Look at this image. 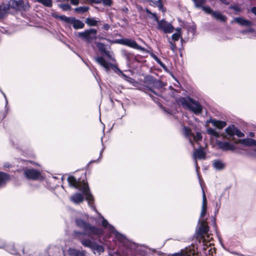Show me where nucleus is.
<instances>
[{"label":"nucleus","mask_w":256,"mask_h":256,"mask_svg":"<svg viewBox=\"0 0 256 256\" xmlns=\"http://www.w3.org/2000/svg\"><path fill=\"white\" fill-rule=\"evenodd\" d=\"M68 182L69 186L81 190L83 194L80 192H76L70 196V200L75 204H79L82 202L84 200V195L88 201L89 206L92 209L96 211L102 218V225L105 229L114 235V242L116 244L118 248L116 251L112 245L108 246L109 255L110 256H146L147 252L144 248L138 246L136 244L128 240L125 235L117 231L114 226L110 224L96 210L94 206V199L90 193L89 187L87 183L84 180H77L73 176H69L68 178Z\"/></svg>","instance_id":"1"},{"label":"nucleus","mask_w":256,"mask_h":256,"mask_svg":"<svg viewBox=\"0 0 256 256\" xmlns=\"http://www.w3.org/2000/svg\"><path fill=\"white\" fill-rule=\"evenodd\" d=\"M76 226L82 228L84 232H74V236L79 240L81 244L86 248H90L95 254L100 255L104 250V246L98 244L92 236H100L104 234L102 228L92 225L89 222L80 218L75 220Z\"/></svg>","instance_id":"2"},{"label":"nucleus","mask_w":256,"mask_h":256,"mask_svg":"<svg viewBox=\"0 0 256 256\" xmlns=\"http://www.w3.org/2000/svg\"><path fill=\"white\" fill-rule=\"evenodd\" d=\"M207 211V200L206 194L203 190L202 193V206L200 216L198 221V224L196 230V234L198 236L203 238L204 235L208 231V226L206 220L204 217L206 214Z\"/></svg>","instance_id":"3"},{"label":"nucleus","mask_w":256,"mask_h":256,"mask_svg":"<svg viewBox=\"0 0 256 256\" xmlns=\"http://www.w3.org/2000/svg\"><path fill=\"white\" fill-rule=\"evenodd\" d=\"M178 102L184 108L196 115H199L202 112L203 108L200 102L190 96L182 97L179 98Z\"/></svg>","instance_id":"4"},{"label":"nucleus","mask_w":256,"mask_h":256,"mask_svg":"<svg viewBox=\"0 0 256 256\" xmlns=\"http://www.w3.org/2000/svg\"><path fill=\"white\" fill-rule=\"evenodd\" d=\"M95 60L100 65L104 68L106 71L108 72L110 69L112 70L115 72L118 73V74H122L125 78H128L122 71L115 64L108 62L102 56L96 57Z\"/></svg>","instance_id":"5"},{"label":"nucleus","mask_w":256,"mask_h":256,"mask_svg":"<svg viewBox=\"0 0 256 256\" xmlns=\"http://www.w3.org/2000/svg\"><path fill=\"white\" fill-rule=\"evenodd\" d=\"M58 18L63 22L72 24L74 30L82 29L84 27V24L82 21L76 19L74 17H68L64 15H62L59 16Z\"/></svg>","instance_id":"6"},{"label":"nucleus","mask_w":256,"mask_h":256,"mask_svg":"<svg viewBox=\"0 0 256 256\" xmlns=\"http://www.w3.org/2000/svg\"><path fill=\"white\" fill-rule=\"evenodd\" d=\"M97 30L94 28L87 30L82 32H78L76 35L80 38L88 42H90L96 39Z\"/></svg>","instance_id":"7"},{"label":"nucleus","mask_w":256,"mask_h":256,"mask_svg":"<svg viewBox=\"0 0 256 256\" xmlns=\"http://www.w3.org/2000/svg\"><path fill=\"white\" fill-rule=\"evenodd\" d=\"M157 28L162 30L165 34H170L173 32L174 28L172 24L164 20H158L157 22Z\"/></svg>","instance_id":"8"},{"label":"nucleus","mask_w":256,"mask_h":256,"mask_svg":"<svg viewBox=\"0 0 256 256\" xmlns=\"http://www.w3.org/2000/svg\"><path fill=\"white\" fill-rule=\"evenodd\" d=\"M216 144L218 148L223 152H234L236 148L234 144L228 142L217 140H216Z\"/></svg>","instance_id":"9"},{"label":"nucleus","mask_w":256,"mask_h":256,"mask_svg":"<svg viewBox=\"0 0 256 256\" xmlns=\"http://www.w3.org/2000/svg\"><path fill=\"white\" fill-rule=\"evenodd\" d=\"M120 43L142 52L146 51V49L138 45L135 40L130 38L121 39L120 40Z\"/></svg>","instance_id":"10"},{"label":"nucleus","mask_w":256,"mask_h":256,"mask_svg":"<svg viewBox=\"0 0 256 256\" xmlns=\"http://www.w3.org/2000/svg\"><path fill=\"white\" fill-rule=\"evenodd\" d=\"M96 46L99 51L102 55L106 56L112 62L116 61L112 53L107 50V48L105 44L102 42H98L96 43Z\"/></svg>","instance_id":"11"},{"label":"nucleus","mask_w":256,"mask_h":256,"mask_svg":"<svg viewBox=\"0 0 256 256\" xmlns=\"http://www.w3.org/2000/svg\"><path fill=\"white\" fill-rule=\"evenodd\" d=\"M0 248H4L9 253L16 255L18 252L15 248L14 244L12 242L6 243L0 238Z\"/></svg>","instance_id":"12"},{"label":"nucleus","mask_w":256,"mask_h":256,"mask_svg":"<svg viewBox=\"0 0 256 256\" xmlns=\"http://www.w3.org/2000/svg\"><path fill=\"white\" fill-rule=\"evenodd\" d=\"M24 176L28 180H36L38 179L40 176V173L39 171L33 168H26L24 170Z\"/></svg>","instance_id":"13"},{"label":"nucleus","mask_w":256,"mask_h":256,"mask_svg":"<svg viewBox=\"0 0 256 256\" xmlns=\"http://www.w3.org/2000/svg\"><path fill=\"white\" fill-rule=\"evenodd\" d=\"M68 253L70 256H88L85 250L69 248Z\"/></svg>","instance_id":"14"},{"label":"nucleus","mask_w":256,"mask_h":256,"mask_svg":"<svg viewBox=\"0 0 256 256\" xmlns=\"http://www.w3.org/2000/svg\"><path fill=\"white\" fill-rule=\"evenodd\" d=\"M10 176L7 174L0 172V189L4 187L10 180Z\"/></svg>","instance_id":"15"},{"label":"nucleus","mask_w":256,"mask_h":256,"mask_svg":"<svg viewBox=\"0 0 256 256\" xmlns=\"http://www.w3.org/2000/svg\"><path fill=\"white\" fill-rule=\"evenodd\" d=\"M214 168L218 171L223 170L226 166V164L220 160H215L212 162Z\"/></svg>","instance_id":"16"},{"label":"nucleus","mask_w":256,"mask_h":256,"mask_svg":"<svg viewBox=\"0 0 256 256\" xmlns=\"http://www.w3.org/2000/svg\"><path fill=\"white\" fill-rule=\"evenodd\" d=\"M209 122L219 129H222L226 126V122L225 121L217 120L214 118L210 119Z\"/></svg>","instance_id":"17"},{"label":"nucleus","mask_w":256,"mask_h":256,"mask_svg":"<svg viewBox=\"0 0 256 256\" xmlns=\"http://www.w3.org/2000/svg\"><path fill=\"white\" fill-rule=\"evenodd\" d=\"M234 21L242 26H250L252 25V22L249 20L244 19L242 17H238L234 18Z\"/></svg>","instance_id":"18"},{"label":"nucleus","mask_w":256,"mask_h":256,"mask_svg":"<svg viewBox=\"0 0 256 256\" xmlns=\"http://www.w3.org/2000/svg\"><path fill=\"white\" fill-rule=\"evenodd\" d=\"M24 5L22 0H12L10 2V5L12 8L16 10H20Z\"/></svg>","instance_id":"19"},{"label":"nucleus","mask_w":256,"mask_h":256,"mask_svg":"<svg viewBox=\"0 0 256 256\" xmlns=\"http://www.w3.org/2000/svg\"><path fill=\"white\" fill-rule=\"evenodd\" d=\"M10 6L8 4H0V19L2 18L8 13Z\"/></svg>","instance_id":"20"},{"label":"nucleus","mask_w":256,"mask_h":256,"mask_svg":"<svg viewBox=\"0 0 256 256\" xmlns=\"http://www.w3.org/2000/svg\"><path fill=\"white\" fill-rule=\"evenodd\" d=\"M48 252L50 256H54V255L60 253V248L55 245H50L48 248Z\"/></svg>","instance_id":"21"},{"label":"nucleus","mask_w":256,"mask_h":256,"mask_svg":"<svg viewBox=\"0 0 256 256\" xmlns=\"http://www.w3.org/2000/svg\"><path fill=\"white\" fill-rule=\"evenodd\" d=\"M240 141L242 144L244 146H256V140L250 138L240 140Z\"/></svg>","instance_id":"22"},{"label":"nucleus","mask_w":256,"mask_h":256,"mask_svg":"<svg viewBox=\"0 0 256 256\" xmlns=\"http://www.w3.org/2000/svg\"><path fill=\"white\" fill-rule=\"evenodd\" d=\"M34 252V250L32 246H26L22 250L23 256H33Z\"/></svg>","instance_id":"23"},{"label":"nucleus","mask_w":256,"mask_h":256,"mask_svg":"<svg viewBox=\"0 0 256 256\" xmlns=\"http://www.w3.org/2000/svg\"><path fill=\"white\" fill-rule=\"evenodd\" d=\"M100 20H96L94 18L88 17L86 19L85 22L90 26H98Z\"/></svg>","instance_id":"24"},{"label":"nucleus","mask_w":256,"mask_h":256,"mask_svg":"<svg viewBox=\"0 0 256 256\" xmlns=\"http://www.w3.org/2000/svg\"><path fill=\"white\" fill-rule=\"evenodd\" d=\"M212 16L216 19L222 22H224L226 20V18L223 14H222L220 12H218L214 11L212 12Z\"/></svg>","instance_id":"25"},{"label":"nucleus","mask_w":256,"mask_h":256,"mask_svg":"<svg viewBox=\"0 0 256 256\" xmlns=\"http://www.w3.org/2000/svg\"><path fill=\"white\" fill-rule=\"evenodd\" d=\"M194 158L196 159H202L204 158L205 154L202 149L196 150L194 154Z\"/></svg>","instance_id":"26"},{"label":"nucleus","mask_w":256,"mask_h":256,"mask_svg":"<svg viewBox=\"0 0 256 256\" xmlns=\"http://www.w3.org/2000/svg\"><path fill=\"white\" fill-rule=\"evenodd\" d=\"M236 128V127L234 125H230L225 129V132L230 137H232L234 136Z\"/></svg>","instance_id":"27"},{"label":"nucleus","mask_w":256,"mask_h":256,"mask_svg":"<svg viewBox=\"0 0 256 256\" xmlns=\"http://www.w3.org/2000/svg\"><path fill=\"white\" fill-rule=\"evenodd\" d=\"M90 8L88 6H79L78 8H76L74 9L75 12L78 14H84L89 10Z\"/></svg>","instance_id":"28"},{"label":"nucleus","mask_w":256,"mask_h":256,"mask_svg":"<svg viewBox=\"0 0 256 256\" xmlns=\"http://www.w3.org/2000/svg\"><path fill=\"white\" fill-rule=\"evenodd\" d=\"M153 5L157 6L159 10L164 12V6L161 0H150Z\"/></svg>","instance_id":"29"},{"label":"nucleus","mask_w":256,"mask_h":256,"mask_svg":"<svg viewBox=\"0 0 256 256\" xmlns=\"http://www.w3.org/2000/svg\"><path fill=\"white\" fill-rule=\"evenodd\" d=\"M206 132L208 134L210 135L215 138H219L220 134L218 132H216L214 129L209 128L206 130Z\"/></svg>","instance_id":"30"},{"label":"nucleus","mask_w":256,"mask_h":256,"mask_svg":"<svg viewBox=\"0 0 256 256\" xmlns=\"http://www.w3.org/2000/svg\"><path fill=\"white\" fill-rule=\"evenodd\" d=\"M146 12L148 14V17L150 18H152L154 20L156 21V22H158V18L156 16V13H153V12H152L148 9V8H146Z\"/></svg>","instance_id":"31"},{"label":"nucleus","mask_w":256,"mask_h":256,"mask_svg":"<svg viewBox=\"0 0 256 256\" xmlns=\"http://www.w3.org/2000/svg\"><path fill=\"white\" fill-rule=\"evenodd\" d=\"M176 32L172 36V40L174 42L178 41L180 37L181 36L180 28H178L176 30Z\"/></svg>","instance_id":"32"},{"label":"nucleus","mask_w":256,"mask_h":256,"mask_svg":"<svg viewBox=\"0 0 256 256\" xmlns=\"http://www.w3.org/2000/svg\"><path fill=\"white\" fill-rule=\"evenodd\" d=\"M229 8L234 10L236 14H238L242 12V9L238 4L230 5Z\"/></svg>","instance_id":"33"},{"label":"nucleus","mask_w":256,"mask_h":256,"mask_svg":"<svg viewBox=\"0 0 256 256\" xmlns=\"http://www.w3.org/2000/svg\"><path fill=\"white\" fill-rule=\"evenodd\" d=\"M196 8H201L206 2V0H192Z\"/></svg>","instance_id":"34"},{"label":"nucleus","mask_w":256,"mask_h":256,"mask_svg":"<svg viewBox=\"0 0 256 256\" xmlns=\"http://www.w3.org/2000/svg\"><path fill=\"white\" fill-rule=\"evenodd\" d=\"M183 132L186 138H190V137L192 136V133L191 130L188 127L184 126L183 128Z\"/></svg>","instance_id":"35"},{"label":"nucleus","mask_w":256,"mask_h":256,"mask_svg":"<svg viewBox=\"0 0 256 256\" xmlns=\"http://www.w3.org/2000/svg\"><path fill=\"white\" fill-rule=\"evenodd\" d=\"M164 86V85L162 82L156 79L154 80V83L152 84V86L156 88H162Z\"/></svg>","instance_id":"36"},{"label":"nucleus","mask_w":256,"mask_h":256,"mask_svg":"<svg viewBox=\"0 0 256 256\" xmlns=\"http://www.w3.org/2000/svg\"><path fill=\"white\" fill-rule=\"evenodd\" d=\"M38 2L44 6L49 8L52 7V0H38Z\"/></svg>","instance_id":"37"},{"label":"nucleus","mask_w":256,"mask_h":256,"mask_svg":"<svg viewBox=\"0 0 256 256\" xmlns=\"http://www.w3.org/2000/svg\"><path fill=\"white\" fill-rule=\"evenodd\" d=\"M156 78L150 75H148L144 78V82L148 84L152 85L154 82Z\"/></svg>","instance_id":"38"},{"label":"nucleus","mask_w":256,"mask_h":256,"mask_svg":"<svg viewBox=\"0 0 256 256\" xmlns=\"http://www.w3.org/2000/svg\"><path fill=\"white\" fill-rule=\"evenodd\" d=\"M122 53L124 56L127 60L128 62H130L132 56V54L130 53V52H128L126 50H123L122 51Z\"/></svg>","instance_id":"39"},{"label":"nucleus","mask_w":256,"mask_h":256,"mask_svg":"<svg viewBox=\"0 0 256 256\" xmlns=\"http://www.w3.org/2000/svg\"><path fill=\"white\" fill-rule=\"evenodd\" d=\"M201 8L208 14H210L212 15V12H214V11H213L212 9L208 6H202Z\"/></svg>","instance_id":"40"},{"label":"nucleus","mask_w":256,"mask_h":256,"mask_svg":"<svg viewBox=\"0 0 256 256\" xmlns=\"http://www.w3.org/2000/svg\"><path fill=\"white\" fill-rule=\"evenodd\" d=\"M192 136L195 141L200 140L202 139V135L200 132H197L196 134H192Z\"/></svg>","instance_id":"41"},{"label":"nucleus","mask_w":256,"mask_h":256,"mask_svg":"<svg viewBox=\"0 0 256 256\" xmlns=\"http://www.w3.org/2000/svg\"><path fill=\"white\" fill-rule=\"evenodd\" d=\"M101 142H102V148L101 150L100 151L99 158L98 160H96L90 161V162H98V160L102 158V152H104V150L105 148V147L104 146L103 142H102V138H101Z\"/></svg>","instance_id":"42"},{"label":"nucleus","mask_w":256,"mask_h":256,"mask_svg":"<svg viewBox=\"0 0 256 256\" xmlns=\"http://www.w3.org/2000/svg\"><path fill=\"white\" fill-rule=\"evenodd\" d=\"M168 42L170 45V48L171 50L173 52H175V51L176 50V44L172 42V40H170V38H168Z\"/></svg>","instance_id":"43"},{"label":"nucleus","mask_w":256,"mask_h":256,"mask_svg":"<svg viewBox=\"0 0 256 256\" xmlns=\"http://www.w3.org/2000/svg\"><path fill=\"white\" fill-rule=\"evenodd\" d=\"M102 2L104 6H110L112 4V0H102Z\"/></svg>","instance_id":"44"},{"label":"nucleus","mask_w":256,"mask_h":256,"mask_svg":"<svg viewBox=\"0 0 256 256\" xmlns=\"http://www.w3.org/2000/svg\"><path fill=\"white\" fill-rule=\"evenodd\" d=\"M60 8L64 10H70L71 6L68 4H62L60 5Z\"/></svg>","instance_id":"45"},{"label":"nucleus","mask_w":256,"mask_h":256,"mask_svg":"<svg viewBox=\"0 0 256 256\" xmlns=\"http://www.w3.org/2000/svg\"><path fill=\"white\" fill-rule=\"evenodd\" d=\"M152 56L153 58L158 64H160L161 66H164V64L162 62V61L160 60V58H158V56H156L155 54H152Z\"/></svg>","instance_id":"46"},{"label":"nucleus","mask_w":256,"mask_h":256,"mask_svg":"<svg viewBox=\"0 0 256 256\" xmlns=\"http://www.w3.org/2000/svg\"><path fill=\"white\" fill-rule=\"evenodd\" d=\"M236 135L238 138H242L244 136V134L241 132L240 130L236 128L234 132V136Z\"/></svg>","instance_id":"47"},{"label":"nucleus","mask_w":256,"mask_h":256,"mask_svg":"<svg viewBox=\"0 0 256 256\" xmlns=\"http://www.w3.org/2000/svg\"><path fill=\"white\" fill-rule=\"evenodd\" d=\"M0 92L2 93V94H3L4 98V99H5V101H6V105H5V108H6V110L8 111V100L7 99V98L6 96V95L2 91V90H1L0 89Z\"/></svg>","instance_id":"48"},{"label":"nucleus","mask_w":256,"mask_h":256,"mask_svg":"<svg viewBox=\"0 0 256 256\" xmlns=\"http://www.w3.org/2000/svg\"><path fill=\"white\" fill-rule=\"evenodd\" d=\"M190 256L189 254H188L184 252H178V253H174L171 256Z\"/></svg>","instance_id":"49"},{"label":"nucleus","mask_w":256,"mask_h":256,"mask_svg":"<svg viewBox=\"0 0 256 256\" xmlns=\"http://www.w3.org/2000/svg\"><path fill=\"white\" fill-rule=\"evenodd\" d=\"M221 203H220V199L219 201L218 202H216V204L215 206V211L216 212H218L219 210V209L220 208Z\"/></svg>","instance_id":"50"},{"label":"nucleus","mask_w":256,"mask_h":256,"mask_svg":"<svg viewBox=\"0 0 256 256\" xmlns=\"http://www.w3.org/2000/svg\"><path fill=\"white\" fill-rule=\"evenodd\" d=\"M87 2H88L90 3L91 4H100L102 2V0H86Z\"/></svg>","instance_id":"51"},{"label":"nucleus","mask_w":256,"mask_h":256,"mask_svg":"<svg viewBox=\"0 0 256 256\" xmlns=\"http://www.w3.org/2000/svg\"><path fill=\"white\" fill-rule=\"evenodd\" d=\"M195 164V166H196V172L198 174V176L199 180H200V174H199V173L198 172V170L200 168L198 166V162H197V161L196 160H195V164Z\"/></svg>","instance_id":"52"},{"label":"nucleus","mask_w":256,"mask_h":256,"mask_svg":"<svg viewBox=\"0 0 256 256\" xmlns=\"http://www.w3.org/2000/svg\"><path fill=\"white\" fill-rule=\"evenodd\" d=\"M70 3L74 6H78L79 3V0H70Z\"/></svg>","instance_id":"53"},{"label":"nucleus","mask_w":256,"mask_h":256,"mask_svg":"<svg viewBox=\"0 0 256 256\" xmlns=\"http://www.w3.org/2000/svg\"><path fill=\"white\" fill-rule=\"evenodd\" d=\"M146 93L148 94L152 99L155 102H157V100L158 98H156V97H154V96H153L151 94L149 93L148 92H146Z\"/></svg>","instance_id":"54"},{"label":"nucleus","mask_w":256,"mask_h":256,"mask_svg":"<svg viewBox=\"0 0 256 256\" xmlns=\"http://www.w3.org/2000/svg\"><path fill=\"white\" fill-rule=\"evenodd\" d=\"M147 90L150 91V92H152L154 94L159 96L160 94H158L155 91H154L150 87H147Z\"/></svg>","instance_id":"55"},{"label":"nucleus","mask_w":256,"mask_h":256,"mask_svg":"<svg viewBox=\"0 0 256 256\" xmlns=\"http://www.w3.org/2000/svg\"><path fill=\"white\" fill-rule=\"evenodd\" d=\"M110 25L108 24H106L104 25L103 28L104 30H108L110 28Z\"/></svg>","instance_id":"56"},{"label":"nucleus","mask_w":256,"mask_h":256,"mask_svg":"<svg viewBox=\"0 0 256 256\" xmlns=\"http://www.w3.org/2000/svg\"><path fill=\"white\" fill-rule=\"evenodd\" d=\"M251 12L256 16V6L252 7L251 9Z\"/></svg>","instance_id":"57"},{"label":"nucleus","mask_w":256,"mask_h":256,"mask_svg":"<svg viewBox=\"0 0 256 256\" xmlns=\"http://www.w3.org/2000/svg\"><path fill=\"white\" fill-rule=\"evenodd\" d=\"M163 110H164V112H166V113H168V114H171V111L169 110H166V108H163Z\"/></svg>","instance_id":"58"},{"label":"nucleus","mask_w":256,"mask_h":256,"mask_svg":"<svg viewBox=\"0 0 256 256\" xmlns=\"http://www.w3.org/2000/svg\"><path fill=\"white\" fill-rule=\"evenodd\" d=\"M10 165L8 163H5V164H4V168H10Z\"/></svg>","instance_id":"59"},{"label":"nucleus","mask_w":256,"mask_h":256,"mask_svg":"<svg viewBox=\"0 0 256 256\" xmlns=\"http://www.w3.org/2000/svg\"><path fill=\"white\" fill-rule=\"evenodd\" d=\"M222 3L224 4H228L229 2H228L226 0H220Z\"/></svg>","instance_id":"60"},{"label":"nucleus","mask_w":256,"mask_h":256,"mask_svg":"<svg viewBox=\"0 0 256 256\" xmlns=\"http://www.w3.org/2000/svg\"><path fill=\"white\" fill-rule=\"evenodd\" d=\"M249 136L250 137H254V132H251L249 134Z\"/></svg>","instance_id":"61"},{"label":"nucleus","mask_w":256,"mask_h":256,"mask_svg":"<svg viewBox=\"0 0 256 256\" xmlns=\"http://www.w3.org/2000/svg\"><path fill=\"white\" fill-rule=\"evenodd\" d=\"M232 254H236V255H238V253L236 252H230Z\"/></svg>","instance_id":"62"},{"label":"nucleus","mask_w":256,"mask_h":256,"mask_svg":"<svg viewBox=\"0 0 256 256\" xmlns=\"http://www.w3.org/2000/svg\"><path fill=\"white\" fill-rule=\"evenodd\" d=\"M222 246L226 250V248L224 247V245L222 244Z\"/></svg>","instance_id":"63"},{"label":"nucleus","mask_w":256,"mask_h":256,"mask_svg":"<svg viewBox=\"0 0 256 256\" xmlns=\"http://www.w3.org/2000/svg\"><path fill=\"white\" fill-rule=\"evenodd\" d=\"M248 31L250 32H252V29H250Z\"/></svg>","instance_id":"64"}]
</instances>
